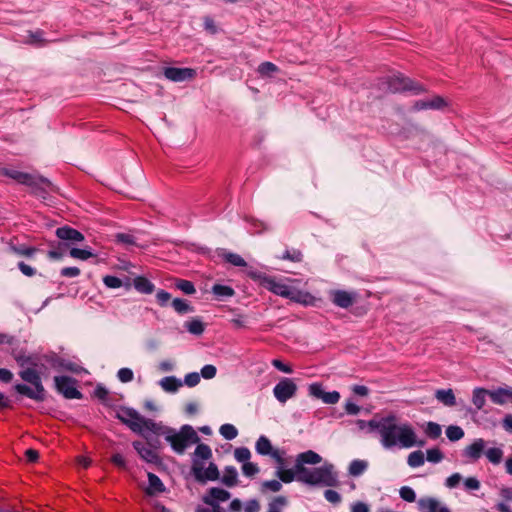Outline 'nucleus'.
I'll return each instance as SVG.
<instances>
[{"label": "nucleus", "mask_w": 512, "mask_h": 512, "mask_svg": "<svg viewBox=\"0 0 512 512\" xmlns=\"http://www.w3.org/2000/svg\"><path fill=\"white\" fill-rule=\"evenodd\" d=\"M358 425L361 429L367 426L370 432H377L380 443L385 449H391L396 446L399 448H410L425 445L424 440L417 441L416 433L409 424L399 425L397 417L393 414L380 419H371L368 422L358 420Z\"/></svg>", "instance_id": "nucleus-1"}, {"label": "nucleus", "mask_w": 512, "mask_h": 512, "mask_svg": "<svg viewBox=\"0 0 512 512\" xmlns=\"http://www.w3.org/2000/svg\"><path fill=\"white\" fill-rule=\"evenodd\" d=\"M150 425L154 428L153 434L164 436L165 440L177 454H183L192 444L200 442L198 434L191 425H183L179 431L165 426L161 422L150 423Z\"/></svg>", "instance_id": "nucleus-2"}, {"label": "nucleus", "mask_w": 512, "mask_h": 512, "mask_svg": "<svg viewBox=\"0 0 512 512\" xmlns=\"http://www.w3.org/2000/svg\"><path fill=\"white\" fill-rule=\"evenodd\" d=\"M0 176L9 177L20 184L30 186L36 195L44 199L50 192L55 191V187L52 182L43 176H34L4 167H0Z\"/></svg>", "instance_id": "nucleus-3"}, {"label": "nucleus", "mask_w": 512, "mask_h": 512, "mask_svg": "<svg viewBox=\"0 0 512 512\" xmlns=\"http://www.w3.org/2000/svg\"><path fill=\"white\" fill-rule=\"evenodd\" d=\"M116 418L134 433L141 435L146 440H150L149 432L153 433L154 431L150 423H156L154 420L143 417L138 411L129 407H121L116 414Z\"/></svg>", "instance_id": "nucleus-4"}, {"label": "nucleus", "mask_w": 512, "mask_h": 512, "mask_svg": "<svg viewBox=\"0 0 512 512\" xmlns=\"http://www.w3.org/2000/svg\"><path fill=\"white\" fill-rule=\"evenodd\" d=\"M21 379L27 383H30L33 388L25 384H16L14 389L17 393L24 395L30 399L38 402H42L46 398V390L42 384L39 373L33 368H27L19 372Z\"/></svg>", "instance_id": "nucleus-5"}, {"label": "nucleus", "mask_w": 512, "mask_h": 512, "mask_svg": "<svg viewBox=\"0 0 512 512\" xmlns=\"http://www.w3.org/2000/svg\"><path fill=\"white\" fill-rule=\"evenodd\" d=\"M298 482L311 486L334 487L338 484V476L334 471V465L325 463L321 467L312 468L307 473L300 474Z\"/></svg>", "instance_id": "nucleus-6"}, {"label": "nucleus", "mask_w": 512, "mask_h": 512, "mask_svg": "<svg viewBox=\"0 0 512 512\" xmlns=\"http://www.w3.org/2000/svg\"><path fill=\"white\" fill-rule=\"evenodd\" d=\"M261 285L272 293L296 303H306V297L309 296L307 293H303L271 276L263 277Z\"/></svg>", "instance_id": "nucleus-7"}, {"label": "nucleus", "mask_w": 512, "mask_h": 512, "mask_svg": "<svg viewBox=\"0 0 512 512\" xmlns=\"http://www.w3.org/2000/svg\"><path fill=\"white\" fill-rule=\"evenodd\" d=\"M385 83L388 91L393 93L410 91L417 95L425 91V88L420 83L413 81L401 73L388 76Z\"/></svg>", "instance_id": "nucleus-8"}, {"label": "nucleus", "mask_w": 512, "mask_h": 512, "mask_svg": "<svg viewBox=\"0 0 512 512\" xmlns=\"http://www.w3.org/2000/svg\"><path fill=\"white\" fill-rule=\"evenodd\" d=\"M191 472L195 480L202 484L207 481H216L220 477V472L215 463L210 462L208 467L205 468L204 463L197 459H193Z\"/></svg>", "instance_id": "nucleus-9"}, {"label": "nucleus", "mask_w": 512, "mask_h": 512, "mask_svg": "<svg viewBox=\"0 0 512 512\" xmlns=\"http://www.w3.org/2000/svg\"><path fill=\"white\" fill-rule=\"evenodd\" d=\"M55 388L66 399H81L83 394L76 388L77 381L69 376H55Z\"/></svg>", "instance_id": "nucleus-10"}, {"label": "nucleus", "mask_w": 512, "mask_h": 512, "mask_svg": "<svg viewBox=\"0 0 512 512\" xmlns=\"http://www.w3.org/2000/svg\"><path fill=\"white\" fill-rule=\"evenodd\" d=\"M297 385L293 379L284 377L273 388V395L278 402L284 404L289 399L295 397Z\"/></svg>", "instance_id": "nucleus-11"}, {"label": "nucleus", "mask_w": 512, "mask_h": 512, "mask_svg": "<svg viewBox=\"0 0 512 512\" xmlns=\"http://www.w3.org/2000/svg\"><path fill=\"white\" fill-rule=\"evenodd\" d=\"M358 293L355 291L332 290L330 291V300L337 307L347 309L351 307L357 300Z\"/></svg>", "instance_id": "nucleus-12"}, {"label": "nucleus", "mask_w": 512, "mask_h": 512, "mask_svg": "<svg viewBox=\"0 0 512 512\" xmlns=\"http://www.w3.org/2000/svg\"><path fill=\"white\" fill-rule=\"evenodd\" d=\"M321 461L322 457L313 450L302 452L297 455L295 460L296 471L299 473V475L302 473H307L310 468L305 467L306 464L316 465Z\"/></svg>", "instance_id": "nucleus-13"}, {"label": "nucleus", "mask_w": 512, "mask_h": 512, "mask_svg": "<svg viewBox=\"0 0 512 512\" xmlns=\"http://www.w3.org/2000/svg\"><path fill=\"white\" fill-rule=\"evenodd\" d=\"M308 391L310 396L321 399L326 404H336L340 399L339 392H325L321 383L310 384Z\"/></svg>", "instance_id": "nucleus-14"}, {"label": "nucleus", "mask_w": 512, "mask_h": 512, "mask_svg": "<svg viewBox=\"0 0 512 512\" xmlns=\"http://www.w3.org/2000/svg\"><path fill=\"white\" fill-rule=\"evenodd\" d=\"M163 74L172 82H183L193 79L196 76V70L192 68L166 67Z\"/></svg>", "instance_id": "nucleus-15"}, {"label": "nucleus", "mask_w": 512, "mask_h": 512, "mask_svg": "<svg viewBox=\"0 0 512 512\" xmlns=\"http://www.w3.org/2000/svg\"><path fill=\"white\" fill-rule=\"evenodd\" d=\"M55 234L61 240V242L69 243L70 246L84 241V235L80 231L70 226H62L57 228Z\"/></svg>", "instance_id": "nucleus-16"}, {"label": "nucleus", "mask_w": 512, "mask_h": 512, "mask_svg": "<svg viewBox=\"0 0 512 512\" xmlns=\"http://www.w3.org/2000/svg\"><path fill=\"white\" fill-rule=\"evenodd\" d=\"M132 445H133V448L137 451V453L141 457V459H143L147 463L159 464L161 462L159 455L153 448L146 446L141 441H134L132 443Z\"/></svg>", "instance_id": "nucleus-17"}, {"label": "nucleus", "mask_w": 512, "mask_h": 512, "mask_svg": "<svg viewBox=\"0 0 512 512\" xmlns=\"http://www.w3.org/2000/svg\"><path fill=\"white\" fill-rule=\"evenodd\" d=\"M418 508L421 512H451L446 505L433 497L420 498L418 500Z\"/></svg>", "instance_id": "nucleus-18"}, {"label": "nucleus", "mask_w": 512, "mask_h": 512, "mask_svg": "<svg viewBox=\"0 0 512 512\" xmlns=\"http://www.w3.org/2000/svg\"><path fill=\"white\" fill-rule=\"evenodd\" d=\"M447 106V102L441 96H434L429 100H417L412 106L413 111L440 110Z\"/></svg>", "instance_id": "nucleus-19"}, {"label": "nucleus", "mask_w": 512, "mask_h": 512, "mask_svg": "<svg viewBox=\"0 0 512 512\" xmlns=\"http://www.w3.org/2000/svg\"><path fill=\"white\" fill-rule=\"evenodd\" d=\"M230 497L231 494L227 490L219 487H212L209 489L208 495L204 496L203 501L210 506H214L218 505V502L227 501Z\"/></svg>", "instance_id": "nucleus-20"}, {"label": "nucleus", "mask_w": 512, "mask_h": 512, "mask_svg": "<svg viewBox=\"0 0 512 512\" xmlns=\"http://www.w3.org/2000/svg\"><path fill=\"white\" fill-rule=\"evenodd\" d=\"M485 446L486 442L484 439H475L473 443L464 449L463 455L469 458L471 461H477L482 456Z\"/></svg>", "instance_id": "nucleus-21"}, {"label": "nucleus", "mask_w": 512, "mask_h": 512, "mask_svg": "<svg viewBox=\"0 0 512 512\" xmlns=\"http://www.w3.org/2000/svg\"><path fill=\"white\" fill-rule=\"evenodd\" d=\"M47 361L54 369L59 371L64 370L73 373H78L80 370L79 365H77L76 363L67 361L57 355H52L51 357L47 358Z\"/></svg>", "instance_id": "nucleus-22"}, {"label": "nucleus", "mask_w": 512, "mask_h": 512, "mask_svg": "<svg viewBox=\"0 0 512 512\" xmlns=\"http://www.w3.org/2000/svg\"><path fill=\"white\" fill-rule=\"evenodd\" d=\"M489 397L493 403L503 405L509 400H512V388H498L496 390H489Z\"/></svg>", "instance_id": "nucleus-23"}, {"label": "nucleus", "mask_w": 512, "mask_h": 512, "mask_svg": "<svg viewBox=\"0 0 512 512\" xmlns=\"http://www.w3.org/2000/svg\"><path fill=\"white\" fill-rule=\"evenodd\" d=\"M134 288L142 294H151L155 286L154 284L144 276H137L133 279Z\"/></svg>", "instance_id": "nucleus-24"}, {"label": "nucleus", "mask_w": 512, "mask_h": 512, "mask_svg": "<svg viewBox=\"0 0 512 512\" xmlns=\"http://www.w3.org/2000/svg\"><path fill=\"white\" fill-rule=\"evenodd\" d=\"M435 398L445 406L452 407L456 404V398L452 389H438Z\"/></svg>", "instance_id": "nucleus-25"}, {"label": "nucleus", "mask_w": 512, "mask_h": 512, "mask_svg": "<svg viewBox=\"0 0 512 512\" xmlns=\"http://www.w3.org/2000/svg\"><path fill=\"white\" fill-rule=\"evenodd\" d=\"M162 389L169 393H175L182 386V381L175 376H166L159 382Z\"/></svg>", "instance_id": "nucleus-26"}, {"label": "nucleus", "mask_w": 512, "mask_h": 512, "mask_svg": "<svg viewBox=\"0 0 512 512\" xmlns=\"http://www.w3.org/2000/svg\"><path fill=\"white\" fill-rule=\"evenodd\" d=\"M221 482L227 487H234L238 482V472L234 466H226Z\"/></svg>", "instance_id": "nucleus-27"}, {"label": "nucleus", "mask_w": 512, "mask_h": 512, "mask_svg": "<svg viewBox=\"0 0 512 512\" xmlns=\"http://www.w3.org/2000/svg\"><path fill=\"white\" fill-rule=\"evenodd\" d=\"M276 476L284 483H291L294 480L298 481L299 473L296 471V464L293 469L278 467Z\"/></svg>", "instance_id": "nucleus-28"}, {"label": "nucleus", "mask_w": 512, "mask_h": 512, "mask_svg": "<svg viewBox=\"0 0 512 512\" xmlns=\"http://www.w3.org/2000/svg\"><path fill=\"white\" fill-rule=\"evenodd\" d=\"M148 494L161 493L165 491V486L161 479L154 473H148Z\"/></svg>", "instance_id": "nucleus-29"}, {"label": "nucleus", "mask_w": 512, "mask_h": 512, "mask_svg": "<svg viewBox=\"0 0 512 512\" xmlns=\"http://www.w3.org/2000/svg\"><path fill=\"white\" fill-rule=\"evenodd\" d=\"M486 396H489V390L485 388L478 387L473 390L472 402L478 410L484 407Z\"/></svg>", "instance_id": "nucleus-30"}, {"label": "nucleus", "mask_w": 512, "mask_h": 512, "mask_svg": "<svg viewBox=\"0 0 512 512\" xmlns=\"http://www.w3.org/2000/svg\"><path fill=\"white\" fill-rule=\"evenodd\" d=\"M212 293L216 296L217 299L223 300L225 298L232 297L235 294V291L230 286L215 284L212 286Z\"/></svg>", "instance_id": "nucleus-31"}, {"label": "nucleus", "mask_w": 512, "mask_h": 512, "mask_svg": "<svg viewBox=\"0 0 512 512\" xmlns=\"http://www.w3.org/2000/svg\"><path fill=\"white\" fill-rule=\"evenodd\" d=\"M255 449L260 455H269L274 450L270 440L266 436H260L256 442Z\"/></svg>", "instance_id": "nucleus-32"}, {"label": "nucleus", "mask_w": 512, "mask_h": 512, "mask_svg": "<svg viewBox=\"0 0 512 512\" xmlns=\"http://www.w3.org/2000/svg\"><path fill=\"white\" fill-rule=\"evenodd\" d=\"M368 467V463L365 460H353L348 468V472L351 476L357 477L362 475Z\"/></svg>", "instance_id": "nucleus-33"}, {"label": "nucleus", "mask_w": 512, "mask_h": 512, "mask_svg": "<svg viewBox=\"0 0 512 512\" xmlns=\"http://www.w3.org/2000/svg\"><path fill=\"white\" fill-rule=\"evenodd\" d=\"M172 307L178 314H186V313H192L194 311V308L190 305V303L181 298H175L172 303Z\"/></svg>", "instance_id": "nucleus-34"}, {"label": "nucleus", "mask_w": 512, "mask_h": 512, "mask_svg": "<svg viewBox=\"0 0 512 512\" xmlns=\"http://www.w3.org/2000/svg\"><path fill=\"white\" fill-rule=\"evenodd\" d=\"M69 255L72 258L79 259V260H87L91 257L96 256V254H94L90 248H76V247H71L69 249Z\"/></svg>", "instance_id": "nucleus-35"}, {"label": "nucleus", "mask_w": 512, "mask_h": 512, "mask_svg": "<svg viewBox=\"0 0 512 512\" xmlns=\"http://www.w3.org/2000/svg\"><path fill=\"white\" fill-rule=\"evenodd\" d=\"M70 249V244L66 242H59L54 249L48 251V257L53 260L61 259L66 252Z\"/></svg>", "instance_id": "nucleus-36"}, {"label": "nucleus", "mask_w": 512, "mask_h": 512, "mask_svg": "<svg viewBox=\"0 0 512 512\" xmlns=\"http://www.w3.org/2000/svg\"><path fill=\"white\" fill-rule=\"evenodd\" d=\"M10 250L19 256H25L28 258H32L37 252V248L26 245H11Z\"/></svg>", "instance_id": "nucleus-37"}, {"label": "nucleus", "mask_w": 512, "mask_h": 512, "mask_svg": "<svg viewBox=\"0 0 512 512\" xmlns=\"http://www.w3.org/2000/svg\"><path fill=\"white\" fill-rule=\"evenodd\" d=\"M223 259L233 266L246 267L247 262L239 255L233 252H224L222 254Z\"/></svg>", "instance_id": "nucleus-38"}, {"label": "nucleus", "mask_w": 512, "mask_h": 512, "mask_svg": "<svg viewBox=\"0 0 512 512\" xmlns=\"http://www.w3.org/2000/svg\"><path fill=\"white\" fill-rule=\"evenodd\" d=\"M424 462V453L421 450L411 452L407 459L408 465L412 468L420 467Z\"/></svg>", "instance_id": "nucleus-39"}, {"label": "nucleus", "mask_w": 512, "mask_h": 512, "mask_svg": "<svg viewBox=\"0 0 512 512\" xmlns=\"http://www.w3.org/2000/svg\"><path fill=\"white\" fill-rule=\"evenodd\" d=\"M424 432L429 438L437 439L441 436L442 428L440 424L429 421L426 423Z\"/></svg>", "instance_id": "nucleus-40"}, {"label": "nucleus", "mask_w": 512, "mask_h": 512, "mask_svg": "<svg viewBox=\"0 0 512 512\" xmlns=\"http://www.w3.org/2000/svg\"><path fill=\"white\" fill-rule=\"evenodd\" d=\"M446 436L450 441L456 442L464 437V431L460 426L450 425L446 428Z\"/></svg>", "instance_id": "nucleus-41"}, {"label": "nucleus", "mask_w": 512, "mask_h": 512, "mask_svg": "<svg viewBox=\"0 0 512 512\" xmlns=\"http://www.w3.org/2000/svg\"><path fill=\"white\" fill-rule=\"evenodd\" d=\"M194 455V459L208 460L212 457V451L207 444L199 443L195 449Z\"/></svg>", "instance_id": "nucleus-42"}, {"label": "nucleus", "mask_w": 512, "mask_h": 512, "mask_svg": "<svg viewBox=\"0 0 512 512\" xmlns=\"http://www.w3.org/2000/svg\"><path fill=\"white\" fill-rule=\"evenodd\" d=\"M185 327L193 335H201L205 330L203 322L199 319L186 322Z\"/></svg>", "instance_id": "nucleus-43"}, {"label": "nucleus", "mask_w": 512, "mask_h": 512, "mask_svg": "<svg viewBox=\"0 0 512 512\" xmlns=\"http://www.w3.org/2000/svg\"><path fill=\"white\" fill-rule=\"evenodd\" d=\"M175 287L187 295H192L196 292L193 282L185 279H176Z\"/></svg>", "instance_id": "nucleus-44"}, {"label": "nucleus", "mask_w": 512, "mask_h": 512, "mask_svg": "<svg viewBox=\"0 0 512 512\" xmlns=\"http://www.w3.org/2000/svg\"><path fill=\"white\" fill-rule=\"evenodd\" d=\"M485 455L492 464L497 465L502 460L503 451L500 448L493 447L486 450Z\"/></svg>", "instance_id": "nucleus-45"}, {"label": "nucleus", "mask_w": 512, "mask_h": 512, "mask_svg": "<svg viewBox=\"0 0 512 512\" xmlns=\"http://www.w3.org/2000/svg\"><path fill=\"white\" fill-rule=\"evenodd\" d=\"M220 434L226 439V440H233L238 435V430L236 427L232 424H223L219 429Z\"/></svg>", "instance_id": "nucleus-46"}, {"label": "nucleus", "mask_w": 512, "mask_h": 512, "mask_svg": "<svg viewBox=\"0 0 512 512\" xmlns=\"http://www.w3.org/2000/svg\"><path fill=\"white\" fill-rule=\"evenodd\" d=\"M279 68L272 62H263L258 66V72L262 76H272L274 73L278 72Z\"/></svg>", "instance_id": "nucleus-47"}, {"label": "nucleus", "mask_w": 512, "mask_h": 512, "mask_svg": "<svg viewBox=\"0 0 512 512\" xmlns=\"http://www.w3.org/2000/svg\"><path fill=\"white\" fill-rule=\"evenodd\" d=\"M282 489V484L278 480H267L261 484V492L265 493L267 491L271 492H279Z\"/></svg>", "instance_id": "nucleus-48"}, {"label": "nucleus", "mask_w": 512, "mask_h": 512, "mask_svg": "<svg viewBox=\"0 0 512 512\" xmlns=\"http://www.w3.org/2000/svg\"><path fill=\"white\" fill-rule=\"evenodd\" d=\"M234 457L238 462L246 463L251 457L250 450L246 447L236 448L234 451Z\"/></svg>", "instance_id": "nucleus-49"}, {"label": "nucleus", "mask_w": 512, "mask_h": 512, "mask_svg": "<svg viewBox=\"0 0 512 512\" xmlns=\"http://www.w3.org/2000/svg\"><path fill=\"white\" fill-rule=\"evenodd\" d=\"M303 258L302 252L298 249L286 250L281 257L283 260H289L292 262H301Z\"/></svg>", "instance_id": "nucleus-50"}, {"label": "nucleus", "mask_w": 512, "mask_h": 512, "mask_svg": "<svg viewBox=\"0 0 512 512\" xmlns=\"http://www.w3.org/2000/svg\"><path fill=\"white\" fill-rule=\"evenodd\" d=\"M400 497L406 502H414L416 500L415 491L409 486H403L399 490Z\"/></svg>", "instance_id": "nucleus-51"}, {"label": "nucleus", "mask_w": 512, "mask_h": 512, "mask_svg": "<svg viewBox=\"0 0 512 512\" xmlns=\"http://www.w3.org/2000/svg\"><path fill=\"white\" fill-rule=\"evenodd\" d=\"M103 283L105 284L106 287L111 289L120 288L123 285L122 280L120 278L112 275L104 276Z\"/></svg>", "instance_id": "nucleus-52"}, {"label": "nucleus", "mask_w": 512, "mask_h": 512, "mask_svg": "<svg viewBox=\"0 0 512 512\" xmlns=\"http://www.w3.org/2000/svg\"><path fill=\"white\" fill-rule=\"evenodd\" d=\"M287 505V498L285 496H277L269 503V510L274 512H280V508Z\"/></svg>", "instance_id": "nucleus-53"}, {"label": "nucleus", "mask_w": 512, "mask_h": 512, "mask_svg": "<svg viewBox=\"0 0 512 512\" xmlns=\"http://www.w3.org/2000/svg\"><path fill=\"white\" fill-rule=\"evenodd\" d=\"M242 472L247 477H253L259 473V467L253 462H246L242 465Z\"/></svg>", "instance_id": "nucleus-54"}, {"label": "nucleus", "mask_w": 512, "mask_h": 512, "mask_svg": "<svg viewBox=\"0 0 512 512\" xmlns=\"http://www.w3.org/2000/svg\"><path fill=\"white\" fill-rule=\"evenodd\" d=\"M427 460L432 463L440 462L444 455L438 448L428 449L427 452Z\"/></svg>", "instance_id": "nucleus-55"}, {"label": "nucleus", "mask_w": 512, "mask_h": 512, "mask_svg": "<svg viewBox=\"0 0 512 512\" xmlns=\"http://www.w3.org/2000/svg\"><path fill=\"white\" fill-rule=\"evenodd\" d=\"M117 377L122 383H127L133 380L134 374L130 368H121L117 372Z\"/></svg>", "instance_id": "nucleus-56"}, {"label": "nucleus", "mask_w": 512, "mask_h": 512, "mask_svg": "<svg viewBox=\"0 0 512 512\" xmlns=\"http://www.w3.org/2000/svg\"><path fill=\"white\" fill-rule=\"evenodd\" d=\"M216 372H217V369H216V367L214 365L207 364V365L202 367L200 375L204 379H212V378L215 377Z\"/></svg>", "instance_id": "nucleus-57"}, {"label": "nucleus", "mask_w": 512, "mask_h": 512, "mask_svg": "<svg viewBox=\"0 0 512 512\" xmlns=\"http://www.w3.org/2000/svg\"><path fill=\"white\" fill-rule=\"evenodd\" d=\"M200 382V374L197 372H191L185 375L184 383L188 387H194Z\"/></svg>", "instance_id": "nucleus-58"}, {"label": "nucleus", "mask_w": 512, "mask_h": 512, "mask_svg": "<svg viewBox=\"0 0 512 512\" xmlns=\"http://www.w3.org/2000/svg\"><path fill=\"white\" fill-rule=\"evenodd\" d=\"M80 269L78 267H65L60 271L62 277L74 278L80 275Z\"/></svg>", "instance_id": "nucleus-59"}, {"label": "nucleus", "mask_w": 512, "mask_h": 512, "mask_svg": "<svg viewBox=\"0 0 512 512\" xmlns=\"http://www.w3.org/2000/svg\"><path fill=\"white\" fill-rule=\"evenodd\" d=\"M108 394H109L108 390L102 385H97L94 390L95 397H97L99 400H101L105 404L107 403Z\"/></svg>", "instance_id": "nucleus-60"}, {"label": "nucleus", "mask_w": 512, "mask_h": 512, "mask_svg": "<svg viewBox=\"0 0 512 512\" xmlns=\"http://www.w3.org/2000/svg\"><path fill=\"white\" fill-rule=\"evenodd\" d=\"M156 299L160 306L165 307L171 299V295L165 290H159L156 294Z\"/></svg>", "instance_id": "nucleus-61"}, {"label": "nucleus", "mask_w": 512, "mask_h": 512, "mask_svg": "<svg viewBox=\"0 0 512 512\" xmlns=\"http://www.w3.org/2000/svg\"><path fill=\"white\" fill-rule=\"evenodd\" d=\"M324 497L327 501L333 504H337L341 501L340 494L337 491L331 489H328L324 492Z\"/></svg>", "instance_id": "nucleus-62"}, {"label": "nucleus", "mask_w": 512, "mask_h": 512, "mask_svg": "<svg viewBox=\"0 0 512 512\" xmlns=\"http://www.w3.org/2000/svg\"><path fill=\"white\" fill-rule=\"evenodd\" d=\"M111 462L120 469H127V463L123 455L115 453L111 457Z\"/></svg>", "instance_id": "nucleus-63"}, {"label": "nucleus", "mask_w": 512, "mask_h": 512, "mask_svg": "<svg viewBox=\"0 0 512 512\" xmlns=\"http://www.w3.org/2000/svg\"><path fill=\"white\" fill-rule=\"evenodd\" d=\"M17 266L25 276L32 277L36 274V270L23 261L19 262Z\"/></svg>", "instance_id": "nucleus-64"}]
</instances>
